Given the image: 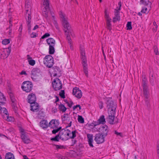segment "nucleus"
Returning a JSON list of instances; mask_svg holds the SVG:
<instances>
[{"mask_svg":"<svg viewBox=\"0 0 159 159\" xmlns=\"http://www.w3.org/2000/svg\"><path fill=\"white\" fill-rule=\"evenodd\" d=\"M59 123L58 120H52L49 123V126L51 128L53 129L52 131L53 134H55L58 132L61 127L59 126Z\"/></svg>","mask_w":159,"mask_h":159,"instance_id":"20e7f679","label":"nucleus"},{"mask_svg":"<svg viewBox=\"0 0 159 159\" xmlns=\"http://www.w3.org/2000/svg\"><path fill=\"white\" fill-rule=\"evenodd\" d=\"M10 43V40L9 39H5L2 41V43L4 45H7Z\"/></svg>","mask_w":159,"mask_h":159,"instance_id":"ea45409f","label":"nucleus"},{"mask_svg":"<svg viewBox=\"0 0 159 159\" xmlns=\"http://www.w3.org/2000/svg\"><path fill=\"white\" fill-rule=\"evenodd\" d=\"M11 101L13 103L16 102V100L15 99L14 97H13L12 95H11L10 96Z\"/></svg>","mask_w":159,"mask_h":159,"instance_id":"de8ad7c7","label":"nucleus"},{"mask_svg":"<svg viewBox=\"0 0 159 159\" xmlns=\"http://www.w3.org/2000/svg\"><path fill=\"white\" fill-rule=\"evenodd\" d=\"M43 61L44 64L48 68L52 66L54 63L53 59L50 55L46 56L43 59Z\"/></svg>","mask_w":159,"mask_h":159,"instance_id":"0eeeda50","label":"nucleus"},{"mask_svg":"<svg viewBox=\"0 0 159 159\" xmlns=\"http://www.w3.org/2000/svg\"><path fill=\"white\" fill-rule=\"evenodd\" d=\"M27 58L29 64L32 66H34L35 64V60H33L32 57L29 55L27 56Z\"/></svg>","mask_w":159,"mask_h":159,"instance_id":"a878e982","label":"nucleus"},{"mask_svg":"<svg viewBox=\"0 0 159 159\" xmlns=\"http://www.w3.org/2000/svg\"><path fill=\"white\" fill-rule=\"evenodd\" d=\"M114 133H115V134H116L117 135H119L120 136H122V134L121 133H119V132H117L116 131H115Z\"/></svg>","mask_w":159,"mask_h":159,"instance_id":"4d7b16f0","label":"nucleus"},{"mask_svg":"<svg viewBox=\"0 0 159 159\" xmlns=\"http://www.w3.org/2000/svg\"><path fill=\"white\" fill-rule=\"evenodd\" d=\"M106 137L102 134L98 133L95 135L94 140L97 143H102L104 142V138Z\"/></svg>","mask_w":159,"mask_h":159,"instance_id":"f8f14e48","label":"nucleus"},{"mask_svg":"<svg viewBox=\"0 0 159 159\" xmlns=\"http://www.w3.org/2000/svg\"><path fill=\"white\" fill-rule=\"evenodd\" d=\"M12 106L13 108L15 111H16L17 109V107H16V103H12Z\"/></svg>","mask_w":159,"mask_h":159,"instance_id":"49530a36","label":"nucleus"},{"mask_svg":"<svg viewBox=\"0 0 159 159\" xmlns=\"http://www.w3.org/2000/svg\"><path fill=\"white\" fill-rule=\"evenodd\" d=\"M28 102L30 103L35 102L36 98L35 94L31 93L29 95L28 97Z\"/></svg>","mask_w":159,"mask_h":159,"instance_id":"aec40b11","label":"nucleus"},{"mask_svg":"<svg viewBox=\"0 0 159 159\" xmlns=\"http://www.w3.org/2000/svg\"><path fill=\"white\" fill-rule=\"evenodd\" d=\"M99 107L100 108V109H102L103 107V103L101 102H99Z\"/></svg>","mask_w":159,"mask_h":159,"instance_id":"5fc2aeb1","label":"nucleus"},{"mask_svg":"<svg viewBox=\"0 0 159 159\" xmlns=\"http://www.w3.org/2000/svg\"><path fill=\"white\" fill-rule=\"evenodd\" d=\"M21 74H26V73L25 71H22L21 73Z\"/></svg>","mask_w":159,"mask_h":159,"instance_id":"69168bd1","label":"nucleus"},{"mask_svg":"<svg viewBox=\"0 0 159 159\" xmlns=\"http://www.w3.org/2000/svg\"><path fill=\"white\" fill-rule=\"evenodd\" d=\"M57 110L56 107H53L52 109V111L53 113H55L57 112Z\"/></svg>","mask_w":159,"mask_h":159,"instance_id":"3c124183","label":"nucleus"},{"mask_svg":"<svg viewBox=\"0 0 159 159\" xmlns=\"http://www.w3.org/2000/svg\"><path fill=\"white\" fill-rule=\"evenodd\" d=\"M154 52L156 55L158 54V52L157 47L156 46H154Z\"/></svg>","mask_w":159,"mask_h":159,"instance_id":"8fccbe9b","label":"nucleus"},{"mask_svg":"<svg viewBox=\"0 0 159 159\" xmlns=\"http://www.w3.org/2000/svg\"><path fill=\"white\" fill-rule=\"evenodd\" d=\"M55 46H49V53L50 54H52L54 52V47Z\"/></svg>","mask_w":159,"mask_h":159,"instance_id":"c9c22d12","label":"nucleus"},{"mask_svg":"<svg viewBox=\"0 0 159 159\" xmlns=\"http://www.w3.org/2000/svg\"><path fill=\"white\" fill-rule=\"evenodd\" d=\"M58 109L60 111H62L63 112H65L66 110V108L65 107L64 105L61 104L59 105Z\"/></svg>","mask_w":159,"mask_h":159,"instance_id":"f704fd0d","label":"nucleus"},{"mask_svg":"<svg viewBox=\"0 0 159 159\" xmlns=\"http://www.w3.org/2000/svg\"><path fill=\"white\" fill-rule=\"evenodd\" d=\"M60 138V136L59 135V134L57 135L55 137L52 138L51 139V140L52 141H58Z\"/></svg>","mask_w":159,"mask_h":159,"instance_id":"4c0bfd02","label":"nucleus"},{"mask_svg":"<svg viewBox=\"0 0 159 159\" xmlns=\"http://www.w3.org/2000/svg\"><path fill=\"white\" fill-rule=\"evenodd\" d=\"M105 16L107 20V24L108 29L110 30H111V19L109 16L107 12V10H106L105 11Z\"/></svg>","mask_w":159,"mask_h":159,"instance_id":"4468645a","label":"nucleus"},{"mask_svg":"<svg viewBox=\"0 0 159 159\" xmlns=\"http://www.w3.org/2000/svg\"><path fill=\"white\" fill-rule=\"evenodd\" d=\"M70 116L67 114H65L61 116V120L65 124H68L66 127H70L71 125L72 121H70Z\"/></svg>","mask_w":159,"mask_h":159,"instance_id":"9d476101","label":"nucleus"},{"mask_svg":"<svg viewBox=\"0 0 159 159\" xmlns=\"http://www.w3.org/2000/svg\"><path fill=\"white\" fill-rule=\"evenodd\" d=\"M3 105H2L3 106ZM1 105H0V112L1 115L3 117L4 116H5V114H7L8 113L6 109L4 107H1Z\"/></svg>","mask_w":159,"mask_h":159,"instance_id":"393cba45","label":"nucleus"},{"mask_svg":"<svg viewBox=\"0 0 159 159\" xmlns=\"http://www.w3.org/2000/svg\"><path fill=\"white\" fill-rule=\"evenodd\" d=\"M52 84L53 87L55 90H60L62 88V84L58 78L55 79L52 83Z\"/></svg>","mask_w":159,"mask_h":159,"instance_id":"9b49d317","label":"nucleus"},{"mask_svg":"<svg viewBox=\"0 0 159 159\" xmlns=\"http://www.w3.org/2000/svg\"><path fill=\"white\" fill-rule=\"evenodd\" d=\"M79 108V109H77L78 110H80L81 109V107L79 105H77L73 107V110H75L76 109Z\"/></svg>","mask_w":159,"mask_h":159,"instance_id":"a18cd8bd","label":"nucleus"},{"mask_svg":"<svg viewBox=\"0 0 159 159\" xmlns=\"http://www.w3.org/2000/svg\"><path fill=\"white\" fill-rule=\"evenodd\" d=\"M10 52V50L9 48L8 49L6 48L3 50L1 53V58L2 59H4L7 58L9 55Z\"/></svg>","mask_w":159,"mask_h":159,"instance_id":"dca6fc26","label":"nucleus"},{"mask_svg":"<svg viewBox=\"0 0 159 159\" xmlns=\"http://www.w3.org/2000/svg\"><path fill=\"white\" fill-rule=\"evenodd\" d=\"M53 23H54V25H55V26L56 28H57V23L56 21L54 20Z\"/></svg>","mask_w":159,"mask_h":159,"instance_id":"680f3d73","label":"nucleus"},{"mask_svg":"<svg viewBox=\"0 0 159 159\" xmlns=\"http://www.w3.org/2000/svg\"><path fill=\"white\" fill-rule=\"evenodd\" d=\"M59 99V98H58L57 97H56V100L55 101V102H57L58 101Z\"/></svg>","mask_w":159,"mask_h":159,"instance_id":"774afa93","label":"nucleus"},{"mask_svg":"<svg viewBox=\"0 0 159 159\" xmlns=\"http://www.w3.org/2000/svg\"><path fill=\"white\" fill-rule=\"evenodd\" d=\"M6 159H15L13 154L11 152H8L6 154Z\"/></svg>","mask_w":159,"mask_h":159,"instance_id":"c756f323","label":"nucleus"},{"mask_svg":"<svg viewBox=\"0 0 159 159\" xmlns=\"http://www.w3.org/2000/svg\"><path fill=\"white\" fill-rule=\"evenodd\" d=\"M40 127L44 129L48 127L49 125L47 120H43L40 122Z\"/></svg>","mask_w":159,"mask_h":159,"instance_id":"b1692460","label":"nucleus"},{"mask_svg":"<svg viewBox=\"0 0 159 159\" xmlns=\"http://www.w3.org/2000/svg\"><path fill=\"white\" fill-rule=\"evenodd\" d=\"M87 137L88 139L89 144V146L92 147H93V145L92 143L93 142V135L91 134H88L87 135Z\"/></svg>","mask_w":159,"mask_h":159,"instance_id":"5701e85b","label":"nucleus"},{"mask_svg":"<svg viewBox=\"0 0 159 159\" xmlns=\"http://www.w3.org/2000/svg\"><path fill=\"white\" fill-rule=\"evenodd\" d=\"M127 27L128 30H130L132 29V27L131 26V22H127Z\"/></svg>","mask_w":159,"mask_h":159,"instance_id":"a19ab883","label":"nucleus"},{"mask_svg":"<svg viewBox=\"0 0 159 159\" xmlns=\"http://www.w3.org/2000/svg\"><path fill=\"white\" fill-rule=\"evenodd\" d=\"M72 93L75 97L79 99L82 96L81 90L77 87H75L73 89Z\"/></svg>","mask_w":159,"mask_h":159,"instance_id":"ddd939ff","label":"nucleus"},{"mask_svg":"<svg viewBox=\"0 0 159 159\" xmlns=\"http://www.w3.org/2000/svg\"><path fill=\"white\" fill-rule=\"evenodd\" d=\"M31 110L34 112H37L39 110V106L38 103L34 102L30 103Z\"/></svg>","mask_w":159,"mask_h":159,"instance_id":"a211bd4d","label":"nucleus"},{"mask_svg":"<svg viewBox=\"0 0 159 159\" xmlns=\"http://www.w3.org/2000/svg\"><path fill=\"white\" fill-rule=\"evenodd\" d=\"M148 9L150 10V9H149L148 7H143V8L142 9V10L141 11V12L143 13H145L147 12V11L148 10Z\"/></svg>","mask_w":159,"mask_h":159,"instance_id":"c03bdc74","label":"nucleus"},{"mask_svg":"<svg viewBox=\"0 0 159 159\" xmlns=\"http://www.w3.org/2000/svg\"><path fill=\"white\" fill-rule=\"evenodd\" d=\"M115 117V116L108 115L107 119L110 124H113L115 123L114 121Z\"/></svg>","mask_w":159,"mask_h":159,"instance_id":"c85d7f7f","label":"nucleus"},{"mask_svg":"<svg viewBox=\"0 0 159 159\" xmlns=\"http://www.w3.org/2000/svg\"><path fill=\"white\" fill-rule=\"evenodd\" d=\"M12 21V20L11 18H10V20H9V23H10V25H9V28L10 29V28H11V27L12 26V24H11V23Z\"/></svg>","mask_w":159,"mask_h":159,"instance_id":"13d9d810","label":"nucleus"},{"mask_svg":"<svg viewBox=\"0 0 159 159\" xmlns=\"http://www.w3.org/2000/svg\"><path fill=\"white\" fill-rule=\"evenodd\" d=\"M28 18L26 17V19L27 21V26L28 28V29L29 31V32H30L31 31V25L30 24V20L31 19V16L30 15L29 13L27 15Z\"/></svg>","mask_w":159,"mask_h":159,"instance_id":"4be33fe9","label":"nucleus"},{"mask_svg":"<svg viewBox=\"0 0 159 159\" xmlns=\"http://www.w3.org/2000/svg\"><path fill=\"white\" fill-rule=\"evenodd\" d=\"M76 130L72 131L71 132L69 130H61L59 133L60 138L63 140H66L71 138L74 139L76 136Z\"/></svg>","mask_w":159,"mask_h":159,"instance_id":"f03ea898","label":"nucleus"},{"mask_svg":"<svg viewBox=\"0 0 159 159\" xmlns=\"http://www.w3.org/2000/svg\"><path fill=\"white\" fill-rule=\"evenodd\" d=\"M153 25L154 26H155V29H154V27L152 28V30H153V31L156 32L157 31V30L158 26L157 25L155 21H154L153 22Z\"/></svg>","mask_w":159,"mask_h":159,"instance_id":"37998d69","label":"nucleus"},{"mask_svg":"<svg viewBox=\"0 0 159 159\" xmlns=\"http://www.w3.org/2000/svg\"><path fill=\"white\" fill-rule=\"evenodd\" d=\"M143 94L144 95L145 98H148V92L147 90V88L146 86H144L143 89Z\"/></svg>","mask_w":159,"mask_h":159,"instance_id":"e433bc0d","label":"nucleus"},{"mask_svg":"<svg viewBox=\"0 0 159 159\" xmlns=\"http://www.w3.org/2000/svg\"><path fill=\"white\" fill-rule=\"evenodd\" d=\"M116 109L115 107H114L113 109H108L109 115L115 116Z\"/></svg>","mask_w":159,"mask_h":159,"instance_id":"473e14b6","label":"nucleus"},{"mask_svg":"<svg viewBox=\"0 0 159 159\" xmlns=\"http://www.w3.org/2000/svg\"><path fill=\"white\" fill-rule=\"evenodd\" d=\"M36 36V33H32L30 35V37L31 38H34Z\"/></svg>","mask_w":159,"mask_h":159,"instance_id":"6e6d98bb","label":"nucleus"},{"mask_svg":"<svg viewBox=\"0 0 159 159\" xmlns=\"http://www.w3.org/2000/svg\"><path fill=\"white\" fill-rule=\"evenodd\" d=\"M59 15L62 21V25L65 28L64 30L65 33V34L66 36L67 39L68 43L70 45V49L72 50L73 47L70 36L71 35L72 36H73V31L70 29V27L67 20V18L65 15L61 11L59 12Z\"/></svg>","mask_w":159,"mask_h":159,"instance_id":"f257e3e1","label":"nucleus"},{"mask_svg":"<svg viewBox=\"0 0 159 159\" xmlns=\"http://www.w3.org/2000/svg\"><path fill=\"white\" fill-rule=\"evenodd\" d=\"M64 94L65 92L64 90H61L59 93V95L62 98H65Z\"/></svg>","mask_w":159,"mask_h":159,"instance_id":"79ce46f5","label":"nucleus"},{"mask_svg":"<svg viewBox=\"0 0 159 159\" xmlns=\"http://www.w3.org/2000/svg\"><path fill=\"white\" fill-rule=\"evenodd\" d=\"M98 121L100 124H104L106 123L104 116L103 115L101 116L98 120Z\"/></svg>","mask_w":159,"mask_h":159,"instance_id":"7c9ffc66","label":"nucleus"},{"mask_svg":"<svg viewBox=\"0 0 159 159\" xmlns=\"http://www.w3.org/2000/svg\"><path fill=\"white\" fill-rule=\"evenodd\" d=\"M121 2L120 1L118 2V6L114 10L115 16L113 19V21L115 22L117 21H119L120 20V11L121 9Z\"/></svg>","mask_w":159,"mask_h":159,"instance_id":"423d86ee","label":"nucleus"},{"mask_svg":"<svg viewBox=\"0 0 159 159\" xmlns=\"http://www.w3.org/2000/svg\"><path fill=\"white\" fill-rule=\"evenodd\" d=\"M23 158L24 159H29L25 155L23 156Z\"/></svg>","mask_w":159,"mask_h":159,"instance_id":"0e129e2a","label":"nucleus"},{"mask_svg":"<svg viewBox=\"0 0 159 159\" xmlns=\"http://www.w3.org/2000/svg\"><path fill=\"white\" fill-rule=\"evenodd\" d=\"M43 5L44 7L43 10L44 12L49 10V0H43Z\"/></svg>","mask_w":159,"mask_h":159,"instance_id":"6ab92c4d","label":"nucleus"},{"mask_svg":"<svg viewBox=\"0 0 159 159\" xmlns=\"http://www.w3.org/2000/svg\"><path fill=\"white\" fill-rule=\"evenodd\" d=\"M56 146L57 149H62L64 148V146L61 145H56Z\"/></svg>","mask_w":159,"mask_h":159,"instance_id":"864d4df0","label":"nucleus"},{"mask_svg":"<svg viewBox=\"0 0 159 159\" xmlns=\"http://www.w3.org/2000/svg\"><path fill=\"white\" fill-rule=\"evenodd\" d=\"M47 42L49 46H55V41L52 38H49L47 39Z\"/></svg>","mask_w":159,"mask_h":159,"instance_id":"bb28decb","label":"nucleus"},{"mask_svg":"<svg viewBox=\"0 0 159 159\" xmlns=\"http://www.w3.org/2000/svg\"><path fill=\"white\" fill-rule=\"evenodd\" d=\"M78 122L80 123H83L84 122V118L80 116H78Z\"/></svg>","mask_w":159,"mask_h":159,"instance_id":"58836bf2","label":"nucleus"},{"mask_svg":"<svg viewBox=\"0 0 159 159\" xmlns=\"http://www.w3.org/2000/svg\"><path fill=\"white\" fill-rule=\"evenodd\" d=\"M81 57L82 61V64L83 67V71L87 77H88V65L87 63V59L85 56L84 48L82 45L80 46Z\"/></svg>","mask_w":159,"mask_h":159,"instance_id":"7ed1b4c3","label":"nucleus"},{"mask_svg":"<svg viewBox=\"0 0 159 159\" xmlns=\"http://www.w3.org/2000/svg\"><path fill=\"white\" fill-rule=\"evenodd\" d=\"M107 107L108 109H113L114 107H115V109L116 108V105L114 103L111 99H107L106 102Z\"/></svg>","mask_w":159,"mask_h":159,"instance_id":"f3484780","label":"nucleus"},{"mask_svg":"<svg viewBox=\"0 0 159 159\" xmlns=\"http://www.w3.org/2000/svg\"><path fill=\"white\" fill-rule=\"evenodd\" d=\"M50 35V34L48 33H45L43 36L41 38L42 39H44L46 38L49 36Z\"/></svg>","mask_w":159,"mask_h":159,"instance_id":"09e8293b","label":"nucleus"},{"mask_svg":"<svg viewBox=\"0 0 159 159\" xmlns=\"http://www.w3.org/2000/svg\"><path fill=\"white\" fill-rule=\"evenodd\" d=\"M33 85L29 81H25L22 84V89L26 92H30L32 89Z\"/></svg>","mask_w":159,"mask_h":159,"instance_id":"1a4fd4ad","label":"nucleus"},{"mask_svg":"<svg viewBox=\"0 0 159 159\" xmlns=\"http://www.w3.org/2000/svg\"><path fill=\"white\" fill-rule=\"evenodd\" d=\"M25 11H26V13L25 15L26 16L28 15V12L31 9L30 0H26L25 4Z\"/></svg>","mask_w":159,"mask_h":159,"instance_id":"412c9836","label":"nucleus"},{"mask_svg":"<svg viewBox=\"0 0 159 159\" xmlns=\"http://www.w3.org/2000/svg\"><path fill=\"white\" fill-rule=\"evenodd\" d=\"M0 137H5V136L1 133H0Z\"/></svg>","mask_w":159,"mask_h":159,"instance_id":"338daca9","label":"nucleus"},{"mask_svg":"<svg viewBox=\"0 0 159 159\" xmlns=\"http://www.w3.org/2000/svg\"><path fill=\"white\" fill-rule=\"evenodd\" d=\"M41 75L42 72L38 68H34L31 71V77L33 80H36L41 77Z\"/></svg>","mask_w":159,"mask_h":159,"instance_id":"6e6552de","label":"nucleus"},{"mask_svg":"<svg viewBox=\"0 0 159 159\" xmlns=\"http://www.w3.org/2000/svg\"><path fill=\"white\" fill-rule=\"evenodd\" d=\"M143 87L144 86H146V87L147 88V83H146L145 82H143Z\"/></svg>","mask_w":159,"mask_h":159,"instance_id":"bf43d9fd","label":"nucleus"},{"mask_svg":"<svg viewBox=\"0 0 159 159\" xmlns=\"http://www.w3.org/2000/svg\"><path fill=\"white\" fill-rule=\"evenodd\" d=\"M142 3L147 7H148L149 9H150L151 7V5L152 4L151 2H149L148 1H145L143 0L142 1Z\"/></svg>","mask_w":159,"mask_h":159,"instance_id":"72a5a7b5","label":"nucleus"},{"mask_svg":"<svg viewBox=\"0 0 159 159\" xmlns=\"http://www.w3.org/2000/svg\"><path fill=\"white\" fill-rule=\"evenodd\" d=\"M38 26L37 25H36L35 26L34 28L33 29V30H35L37 29L38 28Z\"/></svg>","mask_w":159,"mask_h":159,"instance_id":"052dcab7","label":"nucleus"},{"mask_svg":"<svg viewBox=\"0 0 159 159\" xmlns=\"http://www.w3.org/2000/svg\"><path fill=\"white\" fill-rule=\"evenodd\" d=\"M6 99L3 95L0 92V105H4Z\"/></svg>","mask_w":159,"mask_h":159,"instance_id":"cd10ccee","label":"nucleus"},{"mask_svg":"<svg viewBox=\"0 0 159 159\" xmlns=\"http://www.w3.org/2000/svg\"><path fill=\"white\" fill-rule=\"evenodd\" d=\"M100 131L104 135V136H106L108 134L109 129L108 126L106 125H103L99 128Z\"/></svg>","mask_w":159,"mask_h":159,"instance_id":"2eb2a0df","label":"nucleus"},{"mask_svg":"<svg viewBox=\"0 0 159 159\" xmlns=\"http://www.w3.org/2000/svg\"><path fill=\"white\" fill-rule=\"evenodd\" d=\"M100 124L98 122H98H93V123H92V126H93L94 127H95L97 125H99Z\"/></svg>","mask_w":159,"mask_h":159,"instance_id":"603ef678","label":"nucleus"},{"mask_svg":"<svg viewBox=\"0 0 159 159\" xmlns=\"http://www.w3.org/2000/svg\"><path fill=\"white\" fill-rule=\"evenodd\" d=\"M5 116L3 117V119L8 121H12L14 120V118L11 116H9L8 114H5Z\"/></svg>","mask_w":159,"mask_h":159,"instance_id":"2f4dec72","label":"nucleus"},{"mask_svg":"<svg viewBox=\"0 0 159 159\" xmlns=\"http://www.w3.org/2000/svg\"><path fill=\"white\" fill-rule=\"evenodd\" d=\"M73 104V103L72 102H71V103H70H70H69V104H68V106H69V107H71L72 106V105Z\"/></svg>","mask_w":159,"mask_h":159,"instance_id":"e2e57ef3","label":"nucleus"},{"mask_svg":"<svg viewBox=\"0 0 159 159\" xmlns=\"http://www.w3.org/2000/svg\"><path fill=\"white\" fill-rule=\"evenodd\" d=\"M19 130L21 133L20 137L23 142L25 143L28 144L31 142L28 133L22 128H20Z\"/></svg>","mask_w":159,"mask_h":159,"instance_id":"39448f33","label":"nucleus"}]
</instances>
